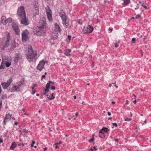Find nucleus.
Segmentation results:
<instances>
[{
  "mask_svg": "<svg viewBox=\"0 0 151 151\" xmlns=\"http://www.w3.org/2000/svg\"><path fill=\"white\" fill-rule=\"evenodd\" d=\"M39 24L40 26L36 28L33 32L37 35L42 36L44 34V29H45V19H43L40 20Z\"/></svg>",
  "mask_w": 151,
  "mask_h": 151,
  "instance_id": "f257e3e1",
  "label": "nucleus"
},
{
  "mask_svg": "<svg viewBox=\"0 0 151 151\" xmlns=\"http://www.w3.org/2000/svg\"><path fill=\"white\" fill-rule=\"evenodd\" d=\"M27 59L29 62L32 61L33 59L37 57V54L33 51L31 46H29L26 53Z\"/></svg>",
  "mask_w": 151,
  "mask_h": 151,
  "instance_id": "f03ea898",
  "label": "nucleus"
},
{
  "mask_svg": "<svg viewBox=\"0 0 151 151\" xmlns=\"http://www.w3.org/2000/svg\"><path fill=\"white\" fill-rule=\"evenodd\" d=\"M19 17L21 24H23L25 26L29 24V21L28 19L26 18V15L24 16H23Z\"/></svg>",
  "mask_w": 151,
  "mask_h": 151,
  "instance_id": "7ed1b4c3",
  "label": "nucleus"
},
{
  "mask_svg": "<svg viewBox=\"0 0 151 151\" xmlns=\"http://www.w3.org/2000/svg\"><path fill=\"white\" fill-rule=\"evenodd\" d=\"M29 33L27 30L23 31L22 33V39L23 41H26L28 39V35Z\"/></svg>",
  "mask_w": 151,
  "mask_h": 151,
  "instance_id": "20e7f679",
  "label": "nucleus"
},
{
  "mask_svg": "<svg viewBox=\"0 0 151 151\" xmlns=\"http://www.w3.org/2000/svg\"><path fill=\"white\" fill-rule=\"evenodd\" d=\"M93 29V27L91 25H88L87 27H84L83 31L85 34H88L91 32Z\"/></svg>",
  "mask_w": 151,
  "mask_h": 151,
  "instance_id": "39448f33",
  "label": "nucleus"
},
{
  "mask_svg": "<svg viewBox=\"0 0 151 151\" xmlns=\"http://www.w3.org/2000/svg\"><path fill=\"white\" fill-rule=\"evenodd\" d=\"M18 15L20 17L26 15L25 12L24 8L23 6H20L19 9L17 11Z\"/></svg>",
  "mask_w": 151,
  "mask_h": 151,
  "instance_id": "423d86ee",
  "label": "nucleus"
},
{
  "mask_svg": "<svg viewBox=\"0 0 151 151\" xmlns=\"http://www.w3.org/2000/svg\"><path fill=\"white\" fill-rule=\"evenodd\" d=\"M24 84V82H20L18 84V85H14L12 87V89L11 92L14 91H20V87L22 85Z\"/></svg>",
  "mask_w": 151,
  "mask_h": 151,
  "instance_id": "0eeeda50",
  "label": "nucleus"
},
{
  "mask_svg": "<svg viewBox=\"0 0 151 151\" xmlns=\"http://www.w3.org/2000/svg\"><path fill=\"white\" fill-rule=\"evenodd\" d=\"M12 82V79H9L6 82H4L1 83L4 89H7L9 86L10 83Z\"/></svg>",
  "mask_w": 151,
  "mask_h": 151,
  "instance_id": "6e6552de",
  "label": "nucleus"
},
{
  "mask_svg": "<svg viewBox=\"0 0 151 151\" xmlns=\"http://www.w3.org/2000/svg\"><path fill=\"white\" fill-rule=\"evenodd\" d=\"M12 26L13 29L15 33L17 35H19L20 33L17 24L16 23H13Z\"/></svg>",
  "mask_w": 151,
  "mask_h": 151,
  "instance_id": "1a4fd4ad",
  "label": "nucleus"
},
{
  "mask_svg": "<svg viewBox=\"0 0 151 151\" xmlns=\"http://www.w3.org/2000/svg\"><path fill=\"white\" fill-rule=\"evenodd\" d=\"M46 13L48 19L49 21H51L52 19V12L51 10L49 7H47L46 8Z\"/></svg>",
  "mask_w": 151,
  "mask_h": 151,
  "instance_id": "9d476101",
  "label": "nucleus"
},
{
  "mask_svg": "<svg viewBox=\"0 0 151 151\" xmlns=\"http://www.w3.org/2000/svg\"><path fill=\"white\" fill-rule=\"evenodd\" d=\"M45 63V62L43 60L40 61L37 67V69L40 71L41 70L43 69Z\"/></svg>",
  "mask_w": 151,
  "mask_h": 151,
  "instance_id": "9b49d317",
  "label": "nucleus"
},
{
  "mask_svg": "<svg viewBox=\"0 0 151 151\" xmlns=\"http://www.w3.org/2000/svg\"><path fill=\"white\" fill-rule=\"evenodd\" d=\"M22 58V55L20 53H17L15 56L14 62L16 63H17L18 61L21 59Z\"/></svg>",
  "mask_w": 151,
  "mask_h": 151,
  "instance_id": "f8f14e48",
  "label": "nucleus"
},
{
  "mask_svg": "<svg viewBox=\"0 0 151 151\" xmlns=\"http://www.w3.org/2000/svg\"><path fill=\"white\" fill-rule=\"evenodd\" d=\"M59 16L62 18L63 21H66L67 17L63 11L62 10L59 13Z\"/></svg>",
  "mask_w": 151,
  "mask_h": 151,
  "instance_id": "ddd939ff",
  "label": "nucleus"
},
{
  "mask_svg": "<svg viewBox=\"0 0 151 151\" xmlns=\"http://www.w3.org/2000/svg\"><path fill=\"white\" fill-rule=\"evenodd\" d=\"M50 87V84L49 83H48L46 86L45 89L43 91V94L44 95H46L47 96H48V95L47 94V93L49 91V89Z\"/></svg>",
  "mask_w": 151,
  "mask_h": 151,
  "instance_id": "4468645a",
  "label": "nucleus"
},
{
  "mask_svg": "<svg viewBox=\"0 0 151 151\" xmlns=\"http://www.w3.org/2000/svg\"><path fill=\"white\" fill-rule=\"evenodd\" d=\"M54 26L55 27V31L56 32H61V29L59 25L57 23H55Z\"/></svg>",
  "mask_w": 151,
  "mask_h": 151,
  "instance_id": "2eb2a0df",
  "label": "nucleus"
},
{
  "mask_svg": "<svg viewBox=\"0 0 151 151\" xmlns=\"http://www.w3.org/2000/svg\"><path fill=\"white\" fill-rule=\"evenodd\" d=\"M11 115H10L9 114H6V116L4 118V125H5L6 124V122L7 121V120H6L10 119L11 118Z\"/></svg>",
  "mask_w": 151,
  "mask_h": 151,
  "instance_id": "dca6fc26",
  "label": "nucleus"
},
{
  "mask_svg": "<svg viewBox=\"0 0 151 151\" xmlns=\"http://www.w3.org/2000/svg\"><path fill=\"white\" fill-rule=\"evenodd\" d=\"M9 45V44L8 42H5V43L4 44H2L0 46L1 49L3 50H4V48L8 46Z\"/></svg>",
  "mask_w": 151,
  "mask_h": 151,
  "instance_id": "f3484780",
  "label": "nucleus"
},
{
  "mask_svg": "<svg viewBox=\"0 0 151 151\" xmlns=\"http://www.w3.org/2000/svg\"><path fill=\"white\" fill-rule=\"evenodd\" d=\"M58 32L55 31V32H53L52 33V37L53 39L55 40L58 37Z\"/></svg>",
  "mask_w": 151,
  "mask_h": 151,
  "instance_id": "a211bd4d",
  "label": "nucleus"
},
{
  "mask_svg": "<svg viewBox=\"0 0 151 151\" xmlns=\"http://www.w3.org/2000/svg\"><path fill=\"white\" fill-rule=\"evenodd\" d=\"M62 23L64 26H65L67 28H68L69 27L70 28L71 27V25H70L69 26L68 22H67L66 21H62Z\"/></svg>",
  "mask_w": 151,
  "mask_h": 151,
  "instance_id": "6ab92c4d",
  "label": "nucleus"
},
{
  "mask_svg": "<svg viewBox=\"0 0 151 151\" xmlns=\"http://www.w3.org/2000/svg\"><path fill=\"white\" fill-rule=\"evenodd\" d=\"M11 47L10 48V50H13L16 46L15 42H13L11 44Z\"/></svg>",
  "mask_w": 151,
  "mask_h": 151,
  "instance_id": "aec40b11",
  "label": "nucleus"
},
{
  "mask_svg": "<svg viewBox=\"0 0 151 151\" xmlns=\"http://www.w3.org/2000/svg\"><path fill=\"white\" fill-rule=\"evenodd\" d=\"M70 52L71 50L70 49L67 50L65 51L64 54L67 56H69L70 55Z\"/></svg>",
  "mask_w": 151,
  "mask_h": 151,
  "instance_id": "412c9836",
  "label": "nucleus"
},
{
  "mask_svg": "<svg viewBox=\"0 0 151 151\" xmlns=\"http://www.w3.org/2000/svg\"><path fill=\"white\" fill-rule=\"evenodd\" d=\"M6 18L5 16H2L1 18V22L4 24H6Z\"/></svg>",
  "mask_w": 151,
  "mask_h": 151,
  "instance_id": "4be33fe9",
  "label": "nucleus"
},
{
  "mask_svg": "<svg viewBox=\"0 0 151 151\" xmlns=\"http://www.w3.org/2000/svg\"><path fill=\"white\" fill-rule=\"evenodd\" d=\"M16 146L17 145L16 143L15 142H13L11 145L10 148L11 150H13Z\"/></svg>",
  "mask_w": 151,
  "mask_h": 151,
  "instance_id": "5701e85b",
  "label": "nucleus"
},
{
  "mask_svg": "<svg viewBox=\"0 0 151 151\" xmlns=\"http://www.w3.org/2000/svg\"><path fill=\"white\" fill-rule=\"evenodd\" d=\"M103 129H101L99 132V136L101 138H103L104 137V134L102 132Z\"/></svg>",
  "mask_w": 151,
  "mask_h": 151,
  "instance_id": "b1692460",
  "label": "nucleus"
},
{
  "mask_svg": "<svg viewBox=\"0 0 151 151\" xmlns=\"http://www.w3.org/2000/svg\"><path fill=\"white\" fill-rule=\"evenodd\" d=\"M6 37L7 38V39H6V42H8V43H9V39H10V36L9 35V33H8L6 35Z\"/></svg>",
  "mask_w": 151,
  "mask_h": 151,
  "instance_id": "393cba45",
  "label": "nucleus"
},
{
  "mask_svg": "<svg viewBox=\"0 0 151 151\" xmlns=\"http://www.w3.org/2000/svg\"><path fill=\"white\" fill-rule=\"evenodd\" d=\"M102 129H103L102 132L103 133L105 132H107L109 131V129L106 127H103Z\"/></svg>",
  "mask_w": 151,
  "mask_h": 151,
  "instance_id": "a878e982",
  "label": "nucleus"
},
{
  "mask_svg": "<svg viewBox=\"0 0 151 151\" xmlns=\"http://www.w3.org/2000/svg\"><path fill=\"white\" fill-rule=\"evenodd\" d=\"M28 132V131L26 130V129H24L23 130V132H22L21 133V134L22 135H25V133H27Z\"/></svg>",
  "mask_w": 151,
  "mask_h": 151,
  "instance_id": "bb28decb",
  "label": "nucleus"
},
{
  "mask_svg": "<svg viewBox=\"0 0 151 151\" xmlns=\"http://www.w3.org/2000/svg\"><path fill=\"white\" fill-rule=\"evenodd\" d=\"M54 93H52L51 94V97L50 98V97H48L47 98L49 99L50 100H51L52 99H54L55 98V96H54Z\"/></svg>",
  "mask_w": 151,
  "mask_h": 151,
  "instance_id": "cd10ccee",
  "label": "nucleus"
},
{
  "mask_svg": "<svg viewBox=\"0 0 151 151\" xmlns=\"http://www.w3.org/2000/svg\"><path fill=\"white\" fill-rule=\"evenodd\" d=\"M12 22V19L11 18H8L6 20V23H9Z\"/></svg>",
  "mask_w": 151,
  "mask_h": 151,
  "instance_id": "c85d7f7f",
  "label": "nucleus"
},
{
  "mask_svg": "<svg viewBox=\"0 0 151 151\" xmlns=\"http://www.w3.org/2000/svg\"><path fill=\"white\" fill-rule=\"evenodd\" d=\"M36 12L35 13V15H34V16L35 17V15H36V14H38V12H39V9L38 8H37V7H36Z\"/></svg>",
  "mask_w": 151,
  "mask_h": 151,
  "instance_id": "c756f323",
  "label": "nucleus"
},
{
  "mask_svg": "<svg viewBox=\"0 0 151 151\" xmlns=\"http://www.w3.org/2000/svg\"><path fill=\"white\" fill-rule=\"evenodd\" d=\"M11 65V63L6 62L5 63V65L6 67H9Z\"/></svg>",
  "mask_w": 151,
  "mask_h": 151,
  "instance_id": "7c9ffc66",
  "label": "nucleus"
},
{
  "mask_svg": "<svg viewBox=\"0 0 151 151\" xmlns=\"http://www.w3.org/2000/svg\"><path fill=\"white\" fill-rule=\"evenodd\" d=\"M123 0L124 2V4H128L129 1V0Z\"/></svg>",
  "mask_w": 151,
  "mask_h": 151,
  "instance_id": "2f4dec72",
  "label": "nucleus"
},
{
  "mask_svg": "<svg viewBox=\"0 0 151 151\" xmlns=\"http://www.w3.org/2000/svg\"><path fill=\"white\" fill-rule=\"evenodd\" d=\"M136 40L135 38H132V42L133 43H135Z\"/></svg>",
  "mask_w": 151,
  "mask_h": 151,
  "instance_id": "473e14b6",
  "label": "nucleus"
},
{
  "mask_svg": "<svg viewBox=\"0 0 151 151\" xmlns=\"http://www.w3.org/2000/svg\"><path fill=\"white\" fill-rule=\"evenodd\" d=\"M132 120V119L131 118H127L125 120V121H127L128 120L129 121H131Z\"/></svg>",
  "mask_w": 151,
  "mask_h": 151,
  "instance_id": "72a5a7b5",
  "label": "nucleus"
},
{
  "mask_svg": "<svg viewBox=\"0 0 151 151\" xmlns=\"http://www.w3.org/2000/svg\"><path fill=\"white\" fill-rule=\"evenodd\" d=\"M58 143H56L55 144V148L56 149H57V148H58Z\"/></svg>",
  "mask_w": 151,
  "mask_h": 151,
  "instance_id": "f704fd0d",
  "label": "nucleus"
},
{
  "mask_svg": "<svg viewBox=\"0 0 151 151\" xmlns=\"http://www.w3.org/2000/svg\"><path fill=\"white\" fill-rule=\"evenodd\" d=\"M94 137H93L91 139L89 140L90 142H91L94 140Z\"/></svg>",
  "mask_w": 151,
  "mask_h": 151,
  "instance_id": "c9c22d12",
  "label": "nucleus"
},
{
  "mask_svg": "<svg viewBox=\"0 0 151 151\" xmlns=\"http://www.w3.org/2000/svg\"><path fill=\"white\" fill-rule=\"evenodd\" d=\"M140 17V16L139 15H137L136 17H135V18L136 19H139V18Z\"/></svg>",
  "mask_w": 151,
  "mask_h": 151,
  "instance_id": "e433bc0d",
  "label": "nucleus"
},
{
  "mask_svg": "<svg viewBox=\"0 0 151 151\" xmlns=\"http://www.w3.org/2000/svg\"><path fill=\"white\" fill-rule=\"evenodd\" d=\"M112 124H113V125L115 126L116 127H117V124L116 123H112Z\"/></svg>",
  "mask_w": 151,
  "mask_h": 151,
  "instance_id": "4c0bfd02",
  "label": "nucleus"
},
{
  "mask_svg": "<svg viewBox=\"0 0 151 151\" xmlns=\"http://www.w3.org/2000/svg\"><path fill=\"white\" fill-rule=\"evenodd\" d=\"M37 86V85L36 84H35L33 86H32V89L33 90V89H34V88H35V87L36 86Z\"/></svg>",
  "mask_w": 151,
  "mask_h": 151,
  "instance_id": "58836bf2",
  "label": "nucleus"
},
{
  "mask_svg": "<svg viewBox=\"0 0 151 151\" xmlns=\"http://www.w3.org/2000/svg\"><path fill=\"white\" fill-rule=\"evenodd\" d=\"M49 83V84H54V82L53 81H49V82H48Z\"/></svg>",
  "mask_w": 151,
  "mask_h": 151,
  "instance_id": "ea45409f",
  "label": "nucleus"
},
{
  "mask_svg": "<svg viewBox=\"0 0 151 151\" xmlns=\"http://www.w3.org/2000/svg\"><path fill=\"white\" fill-rule=\"evenodd\" d=\"M51 89L52 90H54L55 89V88L54 86H53L51 87Z\"/></svg>",
  "mask_w": 151,
  "mask_h": 151,
  "instance_id": "a19ab883",
  "label": "nucleus"
},
{
  "mask_svg": "<svg viewBox=\"0 0 151 151\" xmlns=\"http://www.w3.org/2000/svg\"><path fill=\"white\" fill-rule=\"evenodd\" d=\"M142 6L145 9L147 8V7L146 6L143 5L142 4Z\"/></svg>",
  "mask_w": 151,
  "mask_h": 151,
  "instance_id": "79ce46f5",
  "label": "nucleus"
},
{
  "mask_svg": "<svg viewBox=\"0 0 151 151\" xmlns=\"http://www.w3.org/2000/svg\"><path fill=\"white\" fill-rule=\"evenodd\" d=\"M113 84H114V86H115V87L116 88H118V86H116V83H112Z\"/></svg>",
  "mask_w": 151,
  "mask_h": 151,
  "instance_id": "37998d69",
  "label": "nucleus"
},
{
  "mask_svg": "<svg viewBox=\"0 0 151 151\" xmlns=\"http://www.w3.org/2000/svg\"><path fill=\"white\" fill-rule=\"evenodd\" d=\"M3 140L1 138H0V142L1 143H2V142H3Z\"/></svg>",
  "mask_w": 151,
  "mask_h": 151,
  "instance_id": "c03bdc74",
  "label": "nucleus"
},
{
  "mask_svg": "<svg viewBox=\"0 0 151 151\" xmlns=\"http://www.w3.org/2000/svg\"><path fill=\"white\" fill-rule=\"evenodd\" d=\"M71 38V36L70 35H68V39L70 40Z\"/></svg>",
  "mask_w": 151,
  "mask_h": 151,
  "instance_id": "a18cd8bd",
  "label": "nucleus"
},
{
  "mask_svg": "<svg viewBox=\"0 0 151 151\" xmlns=\"http://www.w3.org/2000/svg\"><path fill=\"white\" fill-rule=\"evenodd\" d=\"M133 103L134 104H135L136 103V99H135L133 101Z\"/></svg>",
  "mask_w": 151,
  "mask_h": 151,
  "instance_id": "49530a36",
  "label": "nucleus"
},
{
  "mask_svg": "<svg viewBox=\"0 0 151 151\" xmlns=\"http://www.w3.org/2000/svg\"><path fill=\"white\" fill-rule=\"evenodd\" d=\"M115 47H118V45H117V43L116 42L115 44Z\"/></svg>",
  "mask_w": 151,
  "mask_h": 151,
  "instance_id": "de8ad7c7",
  "label": "nucleus"
},
{
  "mask_svg": "<svg viewBox=\"0 0 151 151\" xmlns=\"http://www.w3.org/2000/svg\"><path fill=\"white\" fill-rule=\"evenodd\" d=\"M2 103L0 101V111L1 110V106Z\"/></svg>",
  "mask_w": 151,
  "mask_h": 151,
  "instance_id": "09e8293b",
  "label": "nucleus"
},
{
  "mask_svg": "<svg viewBox=\"0 0 151 151\" xmlns=\"http://www.w3.org/2000/svg\"><path fill=\"white\" fill-rule=\"evenodd\" d=\"M114 140L116 142H117L118 141V139H114Z\"/></svg>",
  "mask_w": 151,
  "mask_h": 151,
  "instance_id": "8fccbe9b",
  "label": "nucleus"
},
{
  "mask_svg": "<svg viewBox=\"0 0 151 151\" xmlns=\"http://www.w3.org/2000/svg\"><path fill=\"white\" fill-rule=\"evenodd\" d=\"M6 98V96H3L2 97V98L3 99H5Z\"/></svg>",
  "mask_w": 151,
  "mask_h": 151,
  "instance_id": "3c124183",
  "label": "nucleus"
},
{
  "mask_svg": "<svg viewBox=\"0 0 151 151\" xmlns=\"http://www.w3.org/2000/svg\"><path fill=\"white\" fill-rule=\"evenodd\" d=\"M109 31H110V32H111L112 31V30L111 29V28H109Z\"/></svg>",
  "mask_w": 151,
  "mask_h": 151,
  "instance_id": "603ef678",
  "label": "nucleus"
},
{
  "mask_svg": "<svg viewBox=\"0 0 151 151\" xmlns=\"http://www.w3.org/2000/svg\"><path fill=\"white\" fill-rule=\"evenodd\" d=\"M107 113H108V116H111V114L110 112H108Z\"/></svg>",
  "mask_w": 151,
  "mask_h": 151,
  "instance_id": "864d4df0",
  "label": "nucleus"
},
{
  "mask_svg": "<svg viewBox=\"0 0 151 151\" xmlns=\"http://www.w3.org/2000/svg\"><path fill=\"white\" fill-rule=\"evenodd\" d=\"M35 93V91H33V92H32V94H34Z\"/></svg>",
  "mask_w": 151,
  "mask_h": 151,
  "instance_id": "5fc2aeb1",
  "label": "nucleus"
},
{
  "mask_svg": "<svg viewBox=\"0 0 151 151\" xmlns=\"http://www.w3.org/2000/svg\"><path fill=\"white\" fill-rule=\"evenodd\" d=\"M111 103L113 104H115V101H113L111 102Z\"/></svg>",
  "mask_w": 151,
  "mask_h": 151,
  "instance_id": "6e6d98bb",
  "label": "nucleus"
},
{
  "mask_svg": "<svg viewBox=\"0 0 151 151\" xmlns=\"http://www.w3.org/2000/svg\"><path fill=\"white\" fill-rule=\"evenodd\" d=\"M93 148L94 149V150H96L97 149V148L95 147H93Z\"/></svg>",
  "mask_w": 151,
  "mask_h": 151,
  "instance_id": "4d7b16f0",
  "label": "nucleus"
},
{
  "mask_svg": "<svg viewBox=\"0 0 151 151\" xmlns=\"http://www.w3.org/2000/svg\"><path fill=\"white\" fill-rule=\"evenodd\" d=\"M35 143V141H32V144H34Z\"/></svg>",
  "mask_w": 151,
  "mask_h": 151,
  "instance_id": "13d9d810",
  "label": "nucleus"
},
{
  "mask_svg": "<svg viewBox=\"0 0 151 151\" xmlns=\"http://www.w3.org/2000/svg\"><path fill=\"white\" fill-rule=\"evenodd\" d=\"M78 115V112H77L75 116H76Z\"/></svg>",
  "mask_w": 151,
  "mask_h": 151,
  "instance_id": "bf43d9fd",
  "label": "nucleus"
},
{
  "mask_svg": "<svg viewBox=\"0 0 151 151\" xmlns=\"http://www.w3.org/2000/svg\"><path fill=\"white\" fill-rule=\"evenodd\" d=\"M45 75H42V78H45Z\"/></svg>",
  "mask_w": 151,
  "mask_h": 151,
  "instance_id": "052dcab7",
  "label": "nucleus"
},
{
  "mask_svg": "<svg viewBox=\"0 0 151 151\" xmlns=\"http://www.w3.org/2000/svg\"><path fill=\"white\" fill-rule=\"evenodd\" d=\"M18 124V122H15L14 123V124L15 125H17V124Z\"/></svg>",
  "mask_w": 151,
  "mask_h": 151,
  "instance_id": "680f3d73",
  "label": "nucleus"
},
{
  "mask_svg": "<svg viewBox=\"0 0 151 151\" xmlns=\"http://www.w3.org/2000/svg\"><path fill=\"white\" fill-rule=\"evenodd\" d=\"M128 101L127 100H126V103L125 104H128Z\"/></svg>",
  "mask_w": 151,
  "mask_h": 151,
  "instance_id": "e2e57ef3",
  "label": "nucleus"
},
{
  "mask_svg": "<svg viewBox=\"0 0 151 151\" xmlns=\"http://www.w3.org/2000/svg\"><path fill=\"white\" fill-rule=\"evenodd\" d=\"M78 23L79 24H82V23H81L80 22V21H78Z\"/></svg>",
  "mask_w": 151,
  "mask_h": 151,
  "instance_id": "0e129e2a",
  "label": "nucleus"
},
{
  "mask_svg": "<svg viewBox=\"0 0 151 151\" xmlns=\"http://www.w3.org/2000/svg\"><path fill=\"white\" fill-rule=\"evenodd\" d=\"M12 119H13L14 120H15V118L14 117H11Z\"/></svg>",
  "mask_w": 151,
  "mask_h": 151,
  "instance_id": "69168bd1",
  "label": "nucleus"
},
{
  "mask_svg": "<svg viewBox=\"0 0 151 151\" xmlns=\"http://www.w3.org/2000/svg\"><path fill=\"white\" fill-rule=\"evenodd\" d=\"M24 114L25 115H28V114L27 113H25Z\"/></svg>",
  "mask_w": 151,
  "mask_h": 151,
  "instance_id": "338daca9",
  "label": "nucleus"
},
{
  "mask_svg": "<svg viewBox=\"0 0 151 151\" xmlns=\"http://www.w3.org/2000/svg\"><path fill=\"white\" fill-rule=\"evenodd\" d=\"M33 146H34L32 144L31 146V147H33Z\"/></svg>",
  "mask_w": 151,
  "mask_h": 151,
  "instance_id": "774afa93",
  "label": "nucleus"
}]
</instances>
